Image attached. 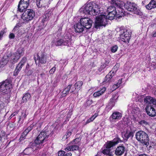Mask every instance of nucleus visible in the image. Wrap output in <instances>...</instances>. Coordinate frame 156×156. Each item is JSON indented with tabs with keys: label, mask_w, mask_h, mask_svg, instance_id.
<instances>
[{
	"label": "nucleus",
	"mask_w": 156,
	"mask_h": 156,
	"mask_svg": "<svg viewBox=\"0 0 156 156\" xmlns=\"http://www.w3.org/2000/svg\"><path fill=\"white\" fill-rule=\"evenodd\" d=\"M81 12L93 16L99 15L101 12L97 5L89 3L84 5L79 10Z\"/></svg>",
	"instance_id": "nucleus-1"
},
{
	"label": "nucleus",
	"mask_w": 156,
	"mask_h": 156,
	"mask_svg": "<svg viewBox=\"0 0 156 156\" xmlns=\"http://www.w3.org/2000/svg\"><path fill=\"white\" fill-rule=\"evenodd\" d=\"M50 133V131L46 130L40 132L34 141L38 148H41L43 146L42 145L43 143L46 140V139L48 137Z\"/></svg>",
	"instance_id": "nucleus-2"
},
{
	"label": "nucleus",
	"mask_w": 156,
	"mask_h": 156,
	"mask_svg": "<svg viewBox=\"0 0 156 156\" xmlns=\"http://www.w3.org/2000/svg\"><path fill=\"white\" fill-rule=\"evenodd\" d=\"M72 40L71 34L69 33H67L64 38L58 40L55 42L56 46H69L72 44Z\"/></svg>",
	"instance_id": "nucleus-3"
},
{
	"label": "nucleus",
	"mask_w": 156,
	"mask_h": 156,
	"mask_svg": "<svg viewBox=\"0 0 156 156\" xmlns=\"http://www.w3.org/2000/svg\"><path fill=\"white\" fill-rule=\"evenodd\" d=\"M136 140L143 144L147 146L149 144V138L147 134L142 131H139L136 134Z\"/></svg>",
	"instance_id": "nucleus-4"
},
{
	"label": "nucleus",
	"mask_w": 156,
	"mask_h": 156,
	"mask_svg": "<svg viewBox=\"0 0 156 156\" xmlns=\"http://www.w3.org/2000/svg\"><path fill=\"white\" fill-rule=\"evenodd\" d=\"M108 22L107 16L105 15L101 14L96 17L95 27L98 28L101 26H105Z\"/></svg>",
	"instance_id": "nucleus-5"
},
{
	"label": "nucleus",
	"mask_w": 156,
	"mask_h": 156,
	"mask_svg": "<svg viewBox=\"0 0 156 156\" xmlns=\"http://www.w3.org/2000/svg\"><path fill=\"white\" fill-rule=\"evenodd\" d=\"M124 7L128 11L132 12L136 14H140V11L137 8V5L135 3L128 2L124 4Z\"/></svg>",
	"instance_id": "nucleus-6"
},
{
	"label": "nucleus",
	"mask_w": 156,
	"mask_h": 156,
	"mask_svg": "<svg viewBox=\"0 0 156 156\" xmlns=\"http://www.w3.org/2000/svg\"><path fill=\"white\" fill-rule=\"evenodd\" d=\"M21 16L22 19L24 21H29L32 20L35 15L34 11L31 9H28L24 11Z\"/></svg>",
	"instance_id": "nucleus-7"
},
{
	"label": "nucleus",
	"mask_w": 156,
	"mask_h": 156,
	"mask_svg": "<svg viewBox=\"0 0 156 156\" xmlns=\"http://www.w3.org/2000/svg\"><path fill=\"white\" fill-rule=\"evenodd\" d=\"M12 87V85L8 80L0 83V91L3 94H7L10 91V88Z\"/></svg>",
	"instance_id": "nucleus-8"
},
{
	"label": "nucleus",
	"mask_w": 156,
	"mask_h": 156,
	"mask_svg": "<svg viewBox=\"0 0 156 156\" xmlns=\"http://www.w3.org/2000/svg\"><path fill=\"white\" fill-rule=\"evenodd\" d=\"M120 32V40L125 42L128 43L131 37V32L126 30H121Z\"/></svg>",
	"instance_id": "nucleus-9"
},
{
	"label": "nucleus",
	"mask_w": 156,
	"mask_h": 156,
	"mask_svg": "<svg viewBox=\"0 0 156 156\" xmlns=\"http://www.w3.org/2000/svg\"><path fill=\"white\" fill-rule=\"evenodd\" d=\"M23 49L19 48L17 51L12 54L11 56V61L13 64L17 62L20 57L23 55Z\"/></svg>",
	"instance_id": "nucleus-10"
},
{
	"label": "nucleus",
	"mask_w": 156,
	"mask_h": 156,
	"mask_svg": "<svg viewBox=\"0 0 156 156\" xmlns=\"http://www.w3.org/2000/svg\"><path fill=\"white\" fill-rule=\"evenodd\" d=\"M29 0H20L18 5V10L20 12H23L29 6Z\"/></svg>",
	"instance_id": "nucleus-11"
},
{
	"label": "nucleus",
	"mask_w": 156,
	"mask_h": 156,
	"mask_svg": "<svg viewBox=\"0 0 156 156\" xmlns=\"http://www.w3.org/2000/svg\"><path fill=\"white\" fill-rule=\"evenodd\" d=\"M37 58L36 60V58H35L34 60L36 63H37V61H38L39 64H45L47 61L48 57L45 55L43 52H41L38 53L37 55Z\"/></svg>",
	"instance_id": "nucleus-12"
},
{
	"label": "nucleus",
	"mask_w": 156,
	"mask_h": 156,
	"mask_svg": "<svg viewBox=\"0 0 156 156\" xmlns=\"http://www.w3.org/2000/svg\"><path fill=\"white\" fill-rule=\"evenodd\" d=\"M26 61V58L24 57L22 58L21 61L18 64L15 69L13 73V75L14 76H16L18 75L22 67L25 64Z\"/></svg>",
	"instance_id": "nucleus-13"
},
{
	"label": "nucleus",
	"mask_w": 156,
	"mask_h": 156,
	"mask_svg": "<svg viewBox=\"0 0 156 156\" xmlns=\"http://www.w3.org/2000/svg\"><path fill=\"white\" fill-rule=\"evenodd\" d=\"M80 22L82 23L84 28L87 29H89L91 28L92 23V21L88 17H85L81 18Z\"/></svg>",
	"instance_id": "nucleus-14"
},
{
	"label": "nucleus",
	"mask_w": 156,
	"mask_h": 156,
	"mask_svg": "<svg viewBox=\"0 0 156 156\" xmlns=\"http://www.w3.org/2000/svg\"><path fill=\"white\" fill-rule=\"evenodd\" d=\"M83 84L82 81H79L76 82L72 87L71 90V92L73 93L78 92V91L80 89Z\"/></svg>",
	"instance_id": "nucleus-15"
},
{
	"label": "nucleus",
	"mask_w": 156,
	"mask_h": 156,
	"mask_svg": "<svg viewBox=\"0 0 156 156\" xmlns=\"http://www.w3.org/2000/svg\"><path fill=\"white\" fill-rule=\"evenodd\" d=\"M144 102L148 105L152 104L153 105H156V99L150 96L146 97L144 100Z\"/></svg>",
	"instance_id": "nucleus-16"
},
{
	"label": "nucleus",
	"mask_w": 156,
	"mask_h": 156,
	"mask_svg": "<svg viewBox=\"0 0 156 156\" xmlns=\"http://www.w3.org/2000/svg\"><path fill=\"white\" fill-rule=\"evenodd\" d=\"M146 111L147 114L150 116L154 117L156 115V112L155 109L151 106L146 107Z\"/></svg>",
	"instance_id": "nucleus-17"
},
{
	"label": "nucleus",
	"mask_w": 156,
	"mask_h": 156,
	"mask_svg": "<svg viewBox=\"0 0 156 156\" xmlns=\"http://www.w3.org/2000/svg\"><path fill=\"white\" fill-rule=\"evenodd\" d=\"M125 147L123 146L118 147L115 151V154L118 156H121L122 155L125 151Z\"/></svg>",
	"instance_id": "nucleus-18"
},
{
	"label": "nucleus",
	"mask_w": 156,
	"mask_h": 156,
	"mask_svg": "<svg viewBox=\"0 0 156 156\" xmlns=\"http://www.w3.org/2000/svg\"><path fill=\"white\" fill-rule=\"evenodd\" d=\"M74 27L75 29V31L77 33H81L82 32L85 28L83 25L80 23H77L76 25H74Z\"/></svg>",
	"instance_id": "nucleus-19"
},
{
	"label": "nucleus",
	"mask_w": 156,
	"mask_h": 156,
	"mask_svg": "<svg viewBox=\"0 0 156 156\" xmlns=\"http://www.w3.org/2000/svg\"><path fill=\"white\" fill-rule=\"evenodd\" d=\"M120 10H119V12L118 13L117 12H108V17L107 18L108 20H112L115 19L116 16H119L120 15L119 12H120Z\"/></svg>",
	"instance_id": "nucleus-20"
},
{
	"label": "nucleus",
	"mask_w": 156,
	"mask_h": 156,
	"mask_svg": "<svg viewBox=\"0 0 156 156\" xmlns=\"http://www.w3.org/2000/svg\"><path fill=\"white\" fill-rule=\"evenodd\" d=\"M122 135L124 139L127 140L129 138H132L133 136V133L132 131L128 132L127 131L126 133H122Z\"/></svg>",
	"instance_id": "nucleus-21"
},
{
	"label": "nucleus",
	"mask_w": 156,
	"mask_h": 156,
	"mask_svg": "<svg viewBox=\"0 0 156 156\" xmlns=\"http://www.w3.org/2000/svg\"><path fill=\"white\" fill-rule=\"evenodd\" d=\"M145 7L148 10L156 8V0H151L148 5H145Z\"/></svg>",
	"instance_id": "nucleus-22"
},
{
	"label": "nucleus",
	"mask_w": 156,
	"mask_h": 156,
	"mask_svg": "<svg viewBox=\"0 0 156 156\" xmlns=\"http://www.w3.org/2000/svg\"><path fill=\"white\" fill-rule=\"evenodd\" d=\"M114 75V72L113 71L112 72L110 71L109 73L107 74L104 79V80L103 82V83H108L109 82L112 78L113 76Z\"/></svg>",
	"instance_id": "nucleus-23"
},
{
	"label": "nucleus",
	"mask_w": 156,
	"mask_h": 156,
	"mask_svg": "<svg viewBox=\"0 0 156 156\" xmlns=\"http://www.w3.org/2000/svg\"><path fill=\"white\" fill-rule=\"evenodd\" d=\"M51 11L49 10H47L45 13V15L42 16V20L41 21L42 23H44L45 21H47L48 20L49 17L51 16Z\"/></svg>",
	"instance_id": "nucleus-24"
},
{
	"label": "nucleus",
	"mask_w": 156,
	"mask_h": 156,
	"mask_svg": "<svg viewBox=\"0 0 156 156\" xmlns=\"http://www.w3.org/2000/svg\"><path fill=\"white\" fill-rule=\"evenodd\" d=\"M72 86V85H69L66 88L64 89L62 92L61 95L62 97L66 96L69 93V92L71 89Z\"/></svg>",
	"instance_id": "nucleus-25"
},
{
	"label": "nucleus",
	"mask_w": 156,
	"mask_h": 156,
	"mask_svg": "<svg viewBox=\"0 0 156 156\" xmlns=\"http://www.w3.org/2000/svg\"><path fill=\"white\" fill-rule=\"evenodd\" d=\"M122 116V114L119 112H113L111 115V117L113 119H120Z\"/></svg>",
	"instance_id": "nucleus-26"
},
{
	"label": "nucleus",
	"mask_w": 156,
	"mask_h": 156,
	"mask_svg": "<svg viewBox=\"0 0 156 156\" xmlns=\"http://www.w3.org/2000/svg\"><path fill=\"white\" fill-rule=\"evenodd\" d=\"M36 3L37 6L39 8L44 7L47 5L46 3L41 1V0H36Z\"/></svg>",
	"instance_id": "nucleus-27"
},
{
	"label": "nucleus",
	"mask_w": 156,
	"mask_h": 156,
	"mask_svg": "<svg viewBox=\"0 0 156 156\" xmlns=\"http://www.w3.org/2000/svg\"><path fill=\"white\" fill-rule=\"evenodd\" d=\"M106 90L105 87H104L101 90L95 92L93 96L94 97H99L103 94Z\"/></svg>",
	"instance_id": "nucleus-28"
},
{
	"label": "nucleus",
	"mask_w": 156,
	"mask_h": 156,
	"mask_svg": "<svg viewBox=\"0 0 156 156\" xmlns=\"http://www.w3.org/2000/svg\"><path fill=\"white\" fill-rule=\"evenodd\" d=\"M122 2H121L119 0H112L111 3L115 5V6L117 7H119V9L120 10V12H122V11L121 8V6L120 5H121Z\"/></svg>",
	"instance_id": "nucleus-29"
},
{
	"label": "nucleus",
	"mask_w": 156,
	"mask_h": 156,
	"mask_svg": "<svg viewBox=\"0 0 156 156\" xmlns=\"http://www.w3.org/2000/svg\"><path fill=\"white\" fill-rule=\"evenodd\" d=\"M77 139H76L73 140L72 142L70 143V144L71 145V151H77L79 149V146L76 145H73L75 144L74 143L75 142V141Z\"/></svg>",
	"instance_id": "nucleus-30"
},
{
	"label": "nucleus",
	"mask_w": 156,
	"mask_h": 156,
	"mask_svg": "<svg viewBox=\"0 0 156 156\" xmlns=\"http://www.w3.org/2000/svg\"><path fill=\"white\" fill-rule=\"evenodd\" d=\"M119 9V7H117L115 5H111L107 8L108 12H117V9Z\"/></svg>",
	"instance_id": "nucleus-31"
},
{
	"label": "nucleus",
	"mask_w": 156,
	"mask_h": 156,
	"mask_svg": "<svg viewBox=\"0 0 156 156\" xmlns=\"http://www.w3.org/2000/svg\"><path fill=\"white\" fill-rule=\"evenodd\" d=\"M116 143L113 141H109L107 142V143L105 144L106 147V148L110 149L112 147H113L115 146L116 144Z\"/></svg>",
	"instance_id": "nucleus-32"
},
{
	"label": "nucleus",
	"mask_w": 156,
	"mask_h": 156,
	"mask_svg": "<svg viewBox=\"0 0 156 156\" xmlns=\"http://www.w3.org/2000/svg\"><path fill=\"white\" fill-rule=\"evenodd\" d=\"M31 96L30 94L27 93L25 94L22 98L23 102L25 103L28 101L30 98Z\"/></svg>",
	"instance_id": "nucleus-33"
},
{
	"label": "nucleus",
	"mask_w": 156,
	"mask_h": 156,
	"mask_svg": "<svg viewBox=\"0 0 156 156\" xmlns=\"http://www.w3.org/2000/svg\"><path fill=\"white\" fill-rule=\"evenodd\" d=\"M34 151V149L31 147L26 148L23 151V153L25 154L29 155Z\"/></svg>",
	"instance_id": "nucleus-34"
},
{
	"label": "nucleus",
	"mask_w": 156,
	"mask_h": 156,
	"mask_svg": "<svg viewBox=\"0 0 156 156\" xmlns=\"http://www.w3.org/2000/svg\"><path fill=\"white\" fill-rule=\"evenodd\" d=\"M102 153L105 154L111 155L110 150L109 149L106 148L105 149L102 151Z\"/></svg>",
	"instance_id": "nucleus-35"
},
{
	"label": "nucleus",
	"mask_w": 156,
	"mask_h": 156,
	"mask_svg": "<svg viewBox=\"0 0 156 156\" xmlns=\"http://www.w3.org/2000/svg\"><path fill=\"white\" fill-rule=\"evenodd\" d=\"M98 116L97 114H95L94 115L90 118L87 120L86 122L87 123H89L92 121Z\"/></svg>",
	"instance_id": "nucleus-36"
},
{
	"label": "nucleus",
	"mask_w": 156,
	"mask_h": 156,
	"mask_svg": "<svg viewBox=\"0 0 156 156\" xmlns=\"http://www.w3.org/2000/svg\"><path fill=\"white\" fill-rule=\"evenodd\" d=\"M71 132L70 131H67L66 134L63 136L62 139L63 140H64L69 137L71 135Z\"/></svg>",
	"instance_id": "nucleus-37"
},
{
	"label": "nucleus",
	"mask_w": 156,
	"mask_h": 156,
	"mask_svg": "<svg viewBox=\"0 0 156 156\" xmlns=\"http://www.w3.org/2000/svg\"><path fill=\"white\" fill-rule=\"evenodd\" d=\"M139 124L143 126H145L148 124V123L145 120H142L140 121Z\"/></svg>",
	"instance_id": "nucleus-38"
},
{
	"label": "nucleus",
	"mask_w": 156,
	"mask_h": 156,
	"mask_svg": "<svg viewBox=\"0 0 156 156\" xmlns=\"http://www.w3.org/2000/svg\"><path fill=\"white\" fill-rule=\"evenodd\" d=\"M36 123H33L32 124H31L29 126L27 129L29 131H30L32 130V129H33V128L36 127Z\"/></svg>",
	"instance_id": "nucleus-39"
},
{
	"label": "nucleus",
	"mask_w": 156,
	"mask_h": 156,
	"mask_svg": "<svg viewBox=\"0 0 156 156\" xmlns=\"http://www.w3.org/2000/svg\"><path fill=\"white\" fill-rule=\"evenodd\" d=\"M20 27V26L19 24L18 23L16 24V25L15 26L14 29L12 30V31L14 33L16 32L18 30Z\"/></svg>",
	"instance_id": "nucleus-40"
},
{
	"label": "nucleus",
	"mask_w": 156,
	"mask_h": 156,
	"mask_svg": "<svg viewBox=\"0 0 156 156\" xmlns=\"http://www.w3.org/2000/svg\"><path fill=\"white\" fill-rule=\"evenodd\" d=\"M118 47L117 45L113 46L111 48V51L112 52H115L118 49Z\"/></svg>",
	"instance_id": "nucleus-41"
},
{
	"label": "nucleus",
	"mask_w": 156,
	"mask_h": 156,
	"mask_svg": "<svg viewBox=\"0 0 156 156\" xmlns=\"http://www.w3.org/2000/svg\"><path fill=\"white\" fill-rule=\"evenodd\" d=\"M92 101L91 100H87L85 103V105L86 106L90 105L92 103Z\"/></svg>",
	"instance_id": "nucleus-42"
},
{
	"label": "nucleus",
	"mask_w": 156,
	"mask_h": 156,
	"mask_svg": "<svg viewBox=\"0 0 156 156\" xmlns=\"http://www.w3.org/2000/svg\"><path fill=\"white\" fill-rule=\"evenodd\" d=\"M113 140L115 143H116L115 144H116L118 143L122 142V140H121L120 138L118 137H117L116 139H114Z\"/></svg>",
	"instance_id": "nucleus-43"
},
{
	"label": "nucleus",
	"mask_w": 156,
	"mask_h": 156,
	"mask_svg": "<svg viewBox=\"0 0 156 156\" xmlns=\"http://www.w3.org/2000/svg\"><path fill=\"white\" fill-rule=\"evenodd\" d=\"M6 28L2 29L0 32V38L2 37L3 35L6 32Z\"/></svg>",
	"instance_id": "nucleus-44"
},
{
	"label": "nucleus",
	"mask_w": 156,
	"mask_h": 156,
	"mask_svg": "<svg viewBox=\"0 0 156 156\" xmlns=\"http://www.w3.org/2000/svg\"><path fill=\"white\" fill-rule=\"evenodd\" d=\"M27 135L24 132L22 133L21 136L20 137V140H22L26 138V136Z\"/></svg>",
	"instance_id": "nucleus-45"
},
{
	"label": "nucleus",
	"mask_w": 156,
	"mask_h": 156,
	"mask_svg": "<svg viewBox=\"0 0 156 156\" xmlns=\"http://www.w3.org/2000/svg\"><path fill=\"white\" fill-rule=\"evenodd\" d=\"M65 152L63 151H60L58 152V156H64Z\"/></svg>",
	"instance_id": "nucleus-46"
},
{
	"label": "nucleus",
	"mask_w": 156,
	"mask_h": 156,
	"mask_svg": "<svg viewBox=\"0 0 156 156\" xmlns=\"http://www.w3.org/2000/svg\"><path fill=\"white\" fill-rule=\"evenodd\" d=\"M26 116L27 115L26 114L25 112H22V115L20 118V120L21 119H24L26 117Z\"/></svg>",
	"instance_id": "nucleus-47"
},
{
	"label": "nucleus",
	"mask_w": 156,
	"mask_h": 156,
	"mask_svg": "<svg viewBox=\"0 0 156 156\" xmlns=\"http://www.w3.org/2000/svg\"><path fill=\"white\" fill-rule=\"evenodd\" d=\"M15 37V35L13 33H11L9 35V38L10 39H13Z\"/></svg>",
	"instance_id": "nucleus-48"
},
{
	"label": "nucleus",
	"mask_w": 156,
	"mask_h": 156,
	"mask_svg": "<svg viewBox=\"0 0 156 156\" xmlns=\"http://www.w3.org/2000/svg\"><path fill=\"white\" fill-rule=\"evenodd\" d=\"M56 68L55 67H53L50 71L49 72L51 73H53L55 70Z\"/></svg>",
	"instance_id": "nucleus-49"
},
{
	"label": "nucleus",
	"mask_w": 156,
	"mask_h": 156,
	"mask_svg": "<svg viewBox=\"0 0 156 156\" xmlns=\"http://www.w3.org/2000/svg\"><path fill=\"white\" fill-rule=\"evenodd\" d=\"M156 143L153 141L152 142H151L150 144V146H149L150 147H154L156 145Z\"/></svg>",
	"instance_id": "nucleus-50"
},
{
	"label": "nucleus",
	"mask_w": 156,
	"mask_h": 156,
	"mask_svg": "<svg viewBox=\"0 0 156 156\" xmlns=\"http://www.w3.org/2000/svg\"><path fill=\"white\" fill-rule=\"evenodd\" d=\"M119 87H118V85H116L114 84L112 87V90H115L117 88Z\"/></svg>",
	"instance_id": "nucleus-51"
},
{
	"label": "nucleus",
	"mask_w": 156,
	"mask_h": 156,
	"mask_svg": "<svg viewBox=\"0 0 156 156\" xmlns=\"http://www.w3.org/2000/svg\"><path fill=\"white\" fill-rule=\"evenodd\" d=\"M71 145L67 147L65 149V150L66 151H71Z\"/></svg>",
	"instance_id": "nucleus-52"
},
{
	"label": "nucleus",
	"mask_w": 156,
	"mask_h": 156,
	"mask_svg": "<svg viewBox=\"0 0 156 156\" xmlns=\"http://www.w3.org/2000/svg\"><path fill=\"white\" fill-rule=\"evenodd\" d=\"M122 80V79L119 80H118V81L117 83L116 84H115L116 85H118V87H119V84H120L121 83Z\"/></svg>",
	"instance_id": "nucleus-53"
},
{
	"label": "nucleus",
	"mask_w": 156,
	"mask_h": 156,
	"mask_svg": "<svg viewBox=\"0 0 156 156\" xmlns=\"http://www.w3.org/2000/svg\"><path fill=\"white\" fill-rule=\"evenodd\" d=\"M4 107L3 103L2 101H0V110H1Z\"/></svg>",
	"instance_id": "nucleus-54"
},
{
	"label": "nucleus",
	"mask_w": 156,
	"mask_h": 156,
	"mask_svg": "<svg viewBox=\"0 0 156 156\" xmlns=\"http://www.w3.org/2000/svg\"><path fill=\"white\" fill-rule=\"evenodd\" d=\"M106 66L105 64H103L102 65H101L99 69V70L100 71H101L102 70V69H103Z\"/></svg>",
	"instance_id": "nucleus-55"
},
{
	"label": "nucleus",
	"mask_w": 156,
	"mask_h": 156,
	"mask_svg": "<svg viewBox=\"0 0 156 156\" xmlns=\"http://www.w3.org/2000/svg\"><path fill=\"white\" fill-rule=\"evenodd\" d=\"M72 154L71 153H66L65 154L64 156H71Z\"/></svg>",
	"instance_id": "nucleus-56"
},
{
	"label": "nucleus",
	"mask_w": 156,
	"mask_h": 156,
	"mask_svg": "<svg viewBox=\"0 0 156 156\" xmlns=\"http://www.w3.org/2000/svg\"><path fill=\"white\" fill-rule=\"evenodd\" d=\"M30 131L27 129H26L24 131V132L27 135Z\"/></svg>",
	"instance_id": "nucleus-57"
},
{
	"label": "nucleus",
	"mask_w": 156,
	"mask_h": 156,
	"mask_svg": "<svg viewBox=\"0 0 156 156\" xmlns=\"http://www.w3.org/2000/svg\"><path fill=\"white\" fill-rule=\"evenodd\" d=\"M30 131L27 129H26L24 131V132L27 135Z\"/></svg>",
	"instance_id": "nucleus-58"
},
{
	"label": "nucleus",
	"mask_w": 156,
	"mask_h": 156,
	"mask_svg": "<svg viewBox=\"0 0 156 156\" xmlns=\"http://www.w3.org/2000/svg\"><path fill=\"white\" fill-rule=\"evenodd\" d=\"M119 64H117L114 67V69H117L118 68H119Z\"/></svg>",
	"instance_id": "nucleus-59"
},
{
	"label": "nucleus",
	"mask_w": 156,
	"mask_h": 156,
	"mask_svg": "<svg viewBox=\"0 0 156 156\" xmlns=\"http://www.w3.org/2000/svg\"><path fill=\"white\" fill-rule=\"evenodd\" d=\"M2 62L3 63H2V62H1L0 63V64L1 65H5L7 63V61H5L4 62Z\"/></svg>",
	"instance_id": "nucleus-60"
},
{
	"label": "nucleus",
	"mask_w": 156,
	"mask_h": 156,
	"mask_svg": "<svg viewBox=\"0 0 156 156\" xmlns=\"http://www.w3.org/2000/svg\"><path fill=\"white\" fill-rule=\"evenodd\" d=\"M109 63V62L107 61H106L105 62V65L106 66H107L108 65V64Z\"/></svg>",
	"instance_id": "nucleus-61"
},
{
	"label": "nucleus",
	"mask_w": 156,
	"mask_h": 156,
	"mask_svg": "<svg viewBox=\"0 0 156 156\" xmlns=\"http://www.w3.org/2000/svg\"><path fill=\"white\" fill-rule=\"evenodd\" d=\"M29 65H28V64H27V65L26 66V69H25V71L26 72V71L27 70H28V69L29 68Z\"/></svg>",
	"instance_id": "nucleus-62"
},
{
	"label": "nucleus",
	"mask_w": 156,
	"mask_h": 156,
	"mask_svg": "<svg viewBox=\"0 0 156 156\" xmlns=\"http://www.w3.org/2000/svg\"><path fill=\"white\" fill-rule=\"evenodd\" d=\"M153 37H156V31L153 33Z\"/></svg>",
	"instance_id": "nucleus-63"
},
{
	"label": "nucleus",
	"mask_w": 156,
	"mask_h": 156,
	"mask_svg": "<svg viewBox=\"0 0 156 156\" xmlns=\"http://www.w3.org/2000/svg\"><path fill=\"white\" fill-rule=\"evenodd\" d=\"M138 156H147L146 154H141L139 155Z\"/></svg>",
	"instance_id": "nucleus-64"
}]
</instances>
